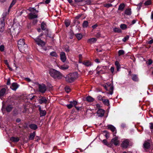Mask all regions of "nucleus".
<instances>
[{"label": "nucleus", "instance_id": "nucleus-1", "mask_svg": "<svg viewBox=\"0 0 153 153\" xmlns=\"http://www.w3.org/2000/svg\"><path fill=\"white\" fill-rule=\"evenodd\" d=\"M50 76L54 79H59L62 78V74L59 71L53 68L49 70Z\"/></svg>", "mask_w": 153, "mask_h": 153}, {"label": "nucleus", "instance_id": "nucleus-2", "mask_svg": "<svg viewBox=\"0 0 153 153\" xmlns=\"http://www.w3.org/2000/svg\"><path fill=\"white\" fill-rule=\"evenodd\" d=\"M77 72L71 73L66 75L65 79L68 82L71 83L74 82L78 77Z\"/></svg>", "mask_w": 153, "mask_h": 153}, {"label": "nucleus", "instance_id": "nucleus-3", "mask_svg": "<svg viewBox=\"0 0 153 153\" xmlns=\"http://www.w3.org/2000/svg\"><path fill=\"white\" fill-rule=\"evenodd\" d=\"M35 43L39 46L42 47V48L44 50L46 51L47 48L45 46V42L41 39V38H36L33 39Z\"/></svg>", "mask_w": 153, "mask_h": 153}, {"label": "nucleus", "instance_id": "nucleus-4", "mask_svg": "<svg viewBox=\"0 0 153 153\" xmlns=\"http://www.w3.org/2000/svg\"><path fill=\"white\" fill-rule=\"evenodd\" d=\"M18 48L19 51L23 53H26L29 51V48L26 44Z\"/></svg>", "mask_w": 153, "mask_h": 153}, {"label": "nucleus", "instance_id": "nucleus-5", "mask_svg": "<svg viewBox=\"0 0 153 153\" xmlns=\"http://www.w3.org/2000/svg\"><path fill=\"white\" fill-rule=\"evenodd\" d=\"M110 143H111V147L113 146L114 144L115 146H117L119 145V141L118 140V138L116 136L114 138L112 139L110 142Z\"/></svg>", "mask_w": 153, "mask_h": 153}, {"label": "nucleus", "instance_id": "nucleus-6", "mask_svg": "<svg viewBox=\"0 0 153 153\" xmlns=\"http://www.w3.org/2000/svg\"><path fill=\"white\" fill-rule=\"evenodd\" d=\"M38 86L39 92L42 93H44L47 90L46 86L45 84L41 85L39 84Z\"/></svg>", "mask_w": 153, "mask_h": 153}, {"label": "nucleus", "instance_id": "nucleus-7", "mask_svg": "<svg viewBox=\"0 0 153 153\" xmlns=\"http://www.w3.org/2000/svg\"><path fill=\"white\" fill-rule=\"evenodd\" d=\"M129 140L128 139H126L123 141L121 144V146L123 148H127L129 146Z\"/></svg>", "mask_w": 153, "mask_h": 153}, {"label": "nucleus", "instance_id": "nucleus-8", "mask_svg": "<svg viewBox=\"0 0 153 153\" xmlns=\"http://www.w3.org/2000/svg\"><path fill=\"white\" fill-rule=\"evenodd\" d=\"M13 108V107L12 105L10 104L7 105L5 108L4 104L3 103L1 110H3L4 109H5L7 112H9L12 111Z\"/></svg>", "mask_w": 153, "mask_h": 153}, {"label": "nucleus", "instance_id": "nucleus-9", "mask_svg": "<svg viewBox=\"0 0 153 153\" xmlns=\"http://www.w3.org/2000/svg\"><path fill=\"white\" fill-rule=\"evenodd\" d=\"M39 104H42L43 103L46 104L48 102V100L44 96H40L39 97Z\"/></svg>", "mask_w": 153, "mask_h": 153}, {"label": "nucleus", "instance_id": "nucleus-10", "mask_svg": "<svg viewBox=\"0 0 153 153\" xmlns=\"http://www.w3.org/2000/svg\"><path fill=\"white\" fill-rule=\"evenodd\" d=\"M78 102L76 100H73L70 102V104H67L66 106L68 109H70L72 108L74 106L76 105L77 104Z\"/></svg>", "mask_w": 153, "mask_h": 153}, {"label": "nucleus", "instance_id": "nucleus-11", "mask_svg": "<svg viewBox=\"0 0 153 153\" xmlns=\"http://www.w3.org/2000/svg\"><path fill=\"white\" fill-rule=\"evenodd\" d=\"M113 82V81H112V83H111L109 82H108L107 83H106V84L108 87H110V91H109V94H110L111 95L113 94L114 89Z\"/></svg>", "mask_w": 153, "mask_h": 153}, {"label": "nucleus", "instance_id": "nucleus-12", "mask_svg": "<svg viewBox=\"0 0 153 153\" xmlns=\"http://www.w3.org/2000/svg\"><path fill=\"white\" fill-rule=\"evenodd\" d=\"M108 129L110 130L112 132L115 131V133L114 134V135L115 136L114 134L116 133V128L115 127L111 125H107Z\"/></svg>", "mask_w": 153, "mask_h": 153}, {"label": "nucleus", "instance_id": "nucleus-13", "mask_svg": "<svg viewBox=\"0 0 153 153\" xmlns=\"http://www.w3.org/2000/svg\"><path fill=\"white\" fill-rule=\"evenodd\" d=\"M60 56L61 60L63 62H65L66 59L65 53L64 52H62L60 53Z\"/></svg>", "mask_w": 153, "mask_h": 153}, {"label": "nucleus", "instance_id": "nucleus-14", "mask_svg": "<svg viewBox=\"0 0 153 153\" xmlns=\"http://www.w3.org/2000/svg\"><path fill=\"white\" fill-rule=\"evenodd\" d=\"M104 110L102 109H99L97 111V114L99 115V116L102 117L104 116L105 113Z\"/></svg>", "mask_w": 153, "mask_h": 153}, {"label": "nucleus", "instance_id": "nucleus-15", "mask_svg": "<svg viewBox=\"0 0 153 153\" xmlns=\"http://www.w3.org/2000/svg\"><path fill=\"white\" fill-rule=\"evenodd\" d=\"M19 85L16 82H13L12 83L10 88L13 91H16L19 87Z\"/></svg>", "mask_w": 153, "mask_h": 153}, {"label": "nucleus", "instance_id": "nucleus-16", "mask_svg": "<svg viewBox=\"0 0 153 153\" xmlns=\"http://www.w3.org/2000/svg\"><path fill=\"white\" fill-rule=\"evenodd\" d=\"M17 44L18 48L26 44L25 42V40L23 39H20L18 41Z\"/></svg>", "mask_w": 153, "mask_h": 153}, {"label": "nucleus", "instance_id": "nucleus-17", "mask_svg": "<svg viewBox=\"0 0 153 153\" xmlns=\"http://www.w3.org/2000/svg\"><path fill=\"white\" fill-rule=\"evenodd\" d=\"M28 17L29 19H32L37 18L38 15L34 14L32 13H30L28 14Z\"/></svg>", "mask_w": 153, "mask_h": 153}, {"label": "nucleus", "instance_id": "nucleus-18", "mask_svg": "<svg viewBox=\"0 0 153 153\" xmlns=\"http://www.w3.org/2000/svg\"><path fill=\"white\" fill-rule=\"evenodd\" d=\"M29 126L31 129L34 130H36L38 128L37 125L33 123L30 124Z\"/></svg>", "mask_w": 153, "mask_h": 153}, {"label": "nucleus", "instance_id": "nucleus-19", "mask_svg": "<svg viewBox=\"0 0 153 153\" xmlns=\"http://www.w3.org/2000/svg\"><path fill=\"white\" fill-rule=\"evenodd\" d=\"M47 23L44 21L42 22L41 24V29L43 30H45L47 29Z\"/></svg>", "mask_w": 153, "mask_h": 153}, {"label": "nucleus", "instance_id": "nucleus-20", "mask_svg": "<svg viewBox=\"0 0 153 153\" xmlns=\"http://www.w3.org/2000/svg\"><path fill=\"white\" fill-rule=\"evenodd\" d=\"M124 14L130 16L131 14V8H128L126 9L124 11Z\"/></svg>", "mask_w": 153, "mask_h": 153}, {"label": "nucleus", "instance_id": "nucleus-21", "mask_svg": "<svg viewBox=\"0 0 153 153\" xmlns=\"http://www.w3.org/2000/svg\"><path fill=\"white\" fill-rule=\"evenodd\" d=\"M131 79L134 82H138L139 81V79L137 75L132 74Z\"/></svg>", "mask_w": 153, "mask_h": 153}, {"label": "nucleus", "instance_id": "nucleus-22", "mask_svg": "<svg viewBox=\"0 0 153 153\" xmlns=\"http://www.w3.org/2000/svg\"><path fill=\"white\" fill-rule=\"evenodd\" d=\"M82 64L87 67L91 66L92 65L91 62L88 60L84 61L83 62Z\"/></svg>", "mask_w": 153, "mask_h": 153}, {"label": "nucleus", "instance_id": "nucleus-23", "mask_svg": "<svg viewBox=\"0 0 153 153\" xmlns=\"http://www.w3.org/2000/svg\"><path fill=\"white\" fill-rule=\"evenodd\" d=\"M86 100L88 102H93L94 99L91 96H88L86 98Z\"/></svg>", "mask_w": 153, "mask_h": 153}, {"label": "nucleus", "instance_id": "nucleus-24", "mask_svg": "<svg viewBox=\"0 0 153 153\" xmlns=\"http://www.w3.org/2000/svg\"><path fill=\"white\" fill-rule=\"evenodd\" d=\"M10 140L12 142H17L19 140V139L18 137H12L10 138Z\"/></svg>", "mask_w": 153, "mask_h": 153}, {"label": "nucleus", "instance_id": "nucleus-25", "mask_svg": "<svg viewBox=\"0 0 153 153\" xmlns=\"http://www.w3.org/2000/svg\"><path fill=\"white\" fill-rule=\"evenodd\" d=\"M6 92V90L4 88H2L0 91V98L3 96Z\"/></svg>", "mask_w": 153, "mask_h": 153}, {"label": "nucleus", "instance_id": "nucleus-26", "mask_svg": "<svg viewBox=\"0 0 153 153\" xmlns=\"http://www.w3.org/2000/svg\"><path fill=\"white\" fill-rule=\"evenodd\" d=\"M143 145L145 149H148L150 147V143L149 142L145 141Z\"/></svg>", "mask_w": 153, "mask_h": 153}, {"label": "nucleus", "instance_id": "nucleus-27", "mask_svg": "<svg viewBox=\"0 0 153 153\" xmlns=\"http://www.w3.org/2000/svg\"><path fill=\"white\" fill-rule=\"evenodd\" d=\"M97 39L95 38H91L88 39L87 41V42L90 43L96 42Z\"/></svg>", "mask_w": 153, "mask_h": 153}, {"label": "nucleus", "instance_id": "nucleus-28", "mask_svg": "<svg viewBox=\"0 0 153 153\" xmlns=\"http://www.w3.org/2000/svg\"><path fill=\"white\" fill-rule=\"evenodd\" d=\"M102 101L104 105L108 106L110 105L109 101L108 99H103Z\"/></svg>", "mask_w": 153, "mask_h": 153}, {"label": "nucleus", "instance_id": "nucleus-29", "mask_svg": "<svg viewBox=\"0 0 153 153\" xmlns=\"http://www.w3.org/2000/svg\"><path fill=\"white\" fill-rule=\"evenodd\" d=\"M125 5L124 3H121V4H120L119 6L118 10L121 11L123 10L124 8H125Z\"/></svg>", "mask_w": 153, "mask_h": 153}, {"label": "nucleus", "instance_id": "nucleus-30", "mask_svg": "<svg viewBox=\"0 0 153 153\" xmlns=\"http://www.w3.org/2000/svg\"><path fill=\"white\" fill-rule=\"evenodd\" d=\"M102 142L105 145L111 148V143H108L107 140L105 139L103 140L102 141Z\"/></svg>", "mask_w": 153, "mask_h": 153}, {"label": "nucleus", "instance_id": "nucleus-31", "mask_svg": "<svg viewBox=\"0 0 153 153\" xmlns=\"http://www.w3.org/2000/svg\"><path fill=\"white\" fill-rule=\"evenodd\" d=\"M113 31L114 33H121L122 32L121 29L116 27H115L113 29Z\"/></svg>", "mask_w": 153, "mask_h": 153}, {"label": "nucleus", "instance_id": "nucleus-32", "mask_svg": "<svg viewBox=\"0 0 153 153\" xmlns=\"http://www.w3.org/2000/svg\"><path fill=\"white\" fill-rule=\"evenodd\" d=\"M36 135V132L33 131L32 133H30V134L29 138L30 140H33L34 139V138Z\"/></svg>", "mask_w": 153, "mask_h": 153}, {"label": "nucleus", "instance_id": "nucleus-33", "mask_svg": "<svg viewBox=\"0 0 153 153\" xmlns=\"http://www.w3.org/2000/svg\"><path fill=\"white\" fill-rule=\"evenodd\" d=\"M75 35L79 40L81 39L82 38V35L80 33L75 34Z\"/></svg>", "mask_w": 153, "mask_h": 153}, {"label": "nucleus", "instance_id": "nucleus-34", "mask_svg": "<svg viewBox=\"0 0 153 153\" xmlns=\"http://www.w3.org/2000/svg\"><path fill=\"white\" fill-rule=\"evenodd\" d=\"M115 64L117 67V71H119L120 67L119 62L118 61H116L115 62Z\"/></svg>", "mask_w": 153, "mask_h": 153}, {"label": "nucleus", "instance_id": "nucleus-35", "mask_svg": "<svg viewBox=\"0 0 153 153\" xmlns=\"http://www.w3.org/2000/svg\"><path fill=\"white\" fill-rule=\"evenodd\" d=\"M88 25V22L87 21H84L82 24V27L83 28L87 27Z\"/></svg>", "mask_w": 153, "mask_h": 153}, {"label": "nucleus", "instance_id": "nucleus-36", "mask_svg": "<svg viewBox=\"0 0 153 153\" xmlns=\"http://www.w3.org/2000/svg\"><path fill=\"white\" fill-rule=\"evenodd\" d=\"M118 56H120L124 55L125 54V52L123 50H120L118 52Z\"/></svg>", "mask_w": 153, "mask_h": 153}, {"label": "nucleus", "instance_id": "nucleus-37", "mask_svg": "<svg viewBox=\"0 0 153 153\" xmlns=\"http://www.w3.org/2000/svg\"><path fill=\"white\" fill-rule=\"evenodd\" d=\"M104 134H105V137L107 139H108L109 136V132L106 130H104L103 131Z\"/></svg>", "mask_w": 153, "mask_h": 153}, {"label": "nucleus", "instance_id": "nucleus-38", "mask_svg": "<svg viewBox=\"0 0 153 153\" xmlns=\"http://www.w3.org/2000/svg\"><path fill=\"white\" fill-rule=\"evenodd\" d=\"M46 114V112L45 110H43L40 112V117L45 116Z\"/></svg>", "mask_w": 153, "mask_h": 153}, {"label": "nucleus", "instance_id": "nucleus-39", "mask_svg": "<svg viewBox=\"0 0 153 153\" xmlns=\"http://www.w3.org/2000/svg\"><path fill=\"white\" fill-rule=\"evenodd\" d=\"M120 28L123 30H124L127 28V26L125 24H121L120 26Z\"/></svg>", "mask_w": 153, "mask_h": 153}, {"label": "nucleus", "instance_id": "nucleus-40", "mask_svg": "<svg viewBox=\"0 0 153 153\" xmlns=\"http://www.w3.org/2000/svg\"><path fill=\"white\" fill-rule=\"evenodd\" d=\"M75 35L72 30H71L69 33V37L71 39H72L73 38L74 36Z\"/></svg>", "mask_w": 153, "mask_h": 153}, {"label": "nucleus", "instance_id": "nucleus-41", "mask_svg": "<svg viewBox=\"0 0 153 153\" xmlns=\"http://www.w3.org/2000/svg\"><path fill=\"white\" fill-rule=\"evenodd\" d=\"M152 3L151 0H147L144 3L145 6H147L151 5Z\"/></svg>", "mask_w": 153, "mask_h": 153}, {"label": "nucleus", "instance_id": "nucleus-42", "mask_svg": "<svg viewBox=\"0 0 153 153\" xmlns=\"http://www.w3.org/2000/svg\"><path fill=\"white\" fill-rule=\"evenodd\" d=\"M70 21L68 20H65V23L66 27H68L70 24Z\"/></svg>", "mask_w": 153, "mask_h": 153}, {"label": "nucleus", "instance_id": "nucleus-43", "mask_svg": "<svg viewBox=\"0 0 153 153\" xmlns=\"http://www.w3.org/2000/svg\"><path fill=\"white\" fill-rule=\"evenodd\" d=\"M50 54L51 56L55 57H56L58 56V55L55 51H52L51 52Z\"/></svg>", "mask_w": 153, "mask_h": 153}, {"label": "nucleus", "instance_id": "nucleus-44", "mask_svg": "<svg viewBox=\"0 0 153 153\" xmlns=\"http://www.w3.org/2000/svg\"><path fill=\"white\" fill-rule=\"evenodd\" d=\"M68 66L67 65H63L61 66V68L63 70H65L68 69Z\"/></svg>", "mask_w": 153, "mask_h": 153}, {"label": "nucleus", "instance_id": "nucleus-45", "mask_svg": "<svg viewBox=\"0 0 153 153\" xmlns=\"http://www.w3.org/2000/svg\"><path fill=\"white\" fill-rule=\"evenodd\" d=\"M129 37V36L126 35L122 39V40L123 42H125L128 39Z\"/></svg>", "mask_w": 153, "mask_h": 153}, {"label": "nucleus", "instance_id": "nucleus-46", "mask_svg": "<svg viewBox=\"0 0 153 153\" xmlns=\"http://www.w3.org/2000/svg\"><path fill=\"white\" fill-rule=\"evenodd\" d=\"M16 0H13L9 7V8H11L16 3Z\"/></svg>", "mask_w": 153, "mask_h": 153}, {"label": "nucleus", "instance_id": "nucleus-47", "mask_svg": "<svg viewBox=\"0 0 153 153\" xmlns=\"http://www.w3.org/2000/svg\"><path fill=\"white\" fill-rule=\"evenodd\" d=\"M65 91L67 93H68L71 91V89L70 87L67 86H66L65 88Z\"/></svg>", "mask_w": 153, "mask_h": 153}, {"label": "nucleus", "instance_id": "nucleus-48", "mask_svg": "<svg viewBox=\"0 0 153 153\" xmlns=\"http://www.w3.org/2000/svg\"><path fill=\"white\" fill-rule=\"evenodd\" d=\"M105 97H102V96L100 95H98L97 96V98L99 100L102 101L103 100V98H104Z\"/></svg>", "mask_w": 153, "mask_h": 153}, {"label": "nucleus", "instance_id": "nucleus-49", "mask_svg": "<svg viewBox=\"0 0 153 153\" xmlns=\"http://www.w3.org/2000/svg\"><path fill=\"white\" fill-rule=\"evenodd\" d=\"M69 46L68 45H66L65 48V50L67 52H69L70 51Z\"/></svg>", "mask_w": 153, "mask_h": 153}, {"label": "nucleus", "instance_id": "nucleus-50", "mask_svg": "<svg viewBox=\"0 0 153 153\" xmlns=\"http://www.w3.org/2000/svg\"><path fill=\"white\" fill-rule=\"evenodd\" d=\"M45 31L44 34L46 37L49 33V29L48 28H47Z\"/></svg>", "mask_w": 153, "mask_h": 153}, {"label": "nucleus", "instance_id": "nucleus-51", "mask_svg": "<svg viewBox=\"0 0 153 153\" xmlns=\"http://www.w3.org/2000/svg\"><path fill=\"white\" fill-rule=\"evenodd\" d=\"M104 6L106 7L109 8L112 6V5L111 4L108 3L104 4Z\"/></svg>", "mask_w": 153, "mask_h": 153}, {"label": "nucleus", "instance_id": "nucleus-52", "mask_svg": "<svg viewBox=\"0 0 153 153\" xmlns=\"http://www.w3.org/2000/svg\"><path fill=\"white\" fill-rule=\"evenodd\" d=\"M4 50V47L3 45H1L0 46V51L1 52H3Z\"/></svg>", "mask_w": 153, "mask_h": 153}, {"label": "nucleus", "instance_id": "nucleus-53", "mask_svg": "<svg viewBox=\"0 0 153 153\" xmlns=\"http://www.w3.org/2000/svg\"><path fill=\"white\" fill-rule=\"evenodd\" d=\"M38 20L37 19H33V22L32 23V25H34L37 24L38 22Z\"/></svg>", "mask_w": 153, "mask_h": 153}, {"label": "nucleus", "instance_id": "nucleus-54", "mask_svg": "<svg viewBox=\"0 0 153 153\" xmlns=\"http://www.w3.org/2000/svg\"><path fill=\"white\" fill-rule=\"evenodd\" d=\"M92 0H86V3L88 5L90 4L91 3Z\"/></svg>", "mask_w": 153, "mask_h": 153}, {"label": "nucleus", "instance_id": "nucleus-55", "mask_svg": "<svg viewBox=\"0 0 153 153\" xmlns=\"http://www.w3.org/2000/svg\"><path fill=\"white\" fill-rule=\"evenodd\" d=\"M6 14H3L2 15V17L1 18V20H3V21H4V20H5V19H6Z\"/></svg>", "mask_w": 153, "mask_h": 153}, {"label": "nucleus", "instance_id": "nucleus-56", "mask_svg": "<svg viewBox=\"0 0 153 153\" xmlns=\"http://www.w3.org/2000/svg\"><path fill=\"white\" fill-rule=\"evenodd\" d=\"M82 15V14H79L77 16H76L75 18H76V19L78 20L81 17Z\"/></svg>", "mask_w": 153, "mask_h": 153}, {"label": "nucleus", "instance_id": "nucleus-57", "mask_svg": "<svg viewBox=\"0 0 153 153\" xmlns=\"http://www.w3.org/2000/svg\"><path fill=\"white\" fill-rule=\"evenodd\" d=\"M95 36L98 38H99L101 36V34L100 33H97L95 35Z\"/></svg>", "mask_w": 153, "mask_h": 153}, {"label": "nucleus", "instance_id": "nucleus-58", "mask_svg": "<svg viewBox=\"0 0 153 153\" xmlns=\"http://www.w3.org/2000/svg\"><path fill=\"white\" fill-rule=\"evenodd\" d=\"M98 26V25L97 24H95L94 25H93L92 26V28H93V29H95L96 27H97Z\"/></svg>", "mask_w": 153, "mask_h": 153}, {"label": "nucleus", "instance_id": "nucleus-59", "mask_svg": "<svg viewBox=\"0 0 153 153\" xmlns=\"http://www.w3.org/2000/svg\"><path fill=\"white\" fill-rule=\"evenodd\" d=\"M74 0L75 3L76 4H77L78 3L82 2L83 1V0Z\"/></svg>", "mask_w": 153, "mask_h": 153}, {"label": "nucleus", "instance_id": "nucleus-60", "mask_svg": "<svg viewBox=\"0 0 153 153\" xmlns=\"http://www.w3.org/2000/svg\"><path fill=\"white\" fill-rule=\"evenodd\" d=\"M153 61L152 59H149L148 60V64L149 65H151Z\"/></svg>", "mask_w": 153, "mask_h": 153}, {"label": "nucleus", "instance_id": "nucleus-61", "mask_svg": "<svg viewBox=\"0 0 153 153\" xmlns=\"http://www.w3.org/2000/svg\"><path fill=\"white\" fill-rule=\"evenodd\" d=\"M10 78H9L7 80V82L6 84L7 85H9L10 84Z\"/></svg>", "mask_w": 153, "mask_h": 153}, {"label": "nucleus", "instance_id": "nucleus-62", "mask_svg": "<svg viewBox=\"0 0 153 153\" xmlns=\"http://www.w3.org/2000/svg\"><path fill=\"white\" fill-rule=\"evenodd\" d=\"M0 24H1V25H3V26H4L5 23H4V21H3V20H1V21H0Z\"/></svg>", "mask_w": 153, "mask_h": 153}, {"label": "nucleus", "instance_id": "nucleus-63", "mask_svg": "<svg viewBox=\"0 0 153 153\" xmlns=\"http://www.w3.org/2000/svg\"><path fill=\"white\" fill-rule=\"evenodd\" d=\"M150 128L151 130H153V123H150Z\"/></svg>", "mask_w": 153, "mask_h": 153}, {"label": "nucleus", "instance_id": "nucleus-64", "mask_svg": "<svg viewBox=\"0 0 153 153\" xmlns=\"http://www.w3.org/2000/svg\"><path fill=\"white\" fill-rule=\"evenodd\" d=\"M111 72L112 74H113L114 71V68L113 66H112L111 68L110 69Z\"/></svg>", "mask_w": 153, "mask_h": 153}]
</instances>
